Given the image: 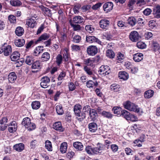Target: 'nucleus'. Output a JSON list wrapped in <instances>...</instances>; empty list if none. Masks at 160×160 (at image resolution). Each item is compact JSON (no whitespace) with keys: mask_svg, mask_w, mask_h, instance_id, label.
<instances>
[{"mask_svg":"<svg viewBox=\"0 0 160 160\" xmlns=\"http://www.w3.org/2000/svg\"><path fill=\"white\" fill-rule=\"evenodd\" d=\"M85 30L89 33H92L93 32L94 28L92 27V25H88L86 26L85 27Z\"/></svg>","mask_w":160,"mask_h":160,"instance_id":"nucleus-50","label":"nucleus"},{"mask_svg":"<svg viewBox=\"0 0 160 160\" xmlns=\"http://www.w3.org/2000/svg\"><path fill=\"white\" fill-rule=\"evenodd\" d=\"M8 19L11 23H15L16 22L15 17L12 15H10L8 16Z\"/></svg>","mask_w":160,"mask_h":160,"instance_id":"nucleus-52","label":"nucleus"},{"mask_svg":"<svg viewBox=\"0 0 160 160\" xmlns=\"http://www.w3.org/2000/svg\"><path fill=\"white\" fill-rule=\"evenodd\" d=\"M67 143L65 142H62L61 145L60 151L62 153L66 152L67 149Z\"/></svg>","mask_w":160,"mask_h":160,"instance_id":"nucleus-29","label":"nucleus"},{"mask_svg":"<svg viewBox=\"0 0 160 160\" xmlns=\"http://www.w3.org/2000/svg\"><path fill=\"white\" fill-rule=\"evenodd\" d=\"M135 0H129L128 4V6L130 8H132L133 5L136 3Z\"/></svg>","mask_w":160,"mask_h":160,"instance_id":"nucleus-60","label":"nucleus"},{"mask_svg":"<svg viewBox=\"0 0 160 160\" xmlns=\"http://www.w3.org/2000/svg\"><path fill=\"white\" fill-rule=\"evenodd\" d=\"M24 32L23 28L21 27H18L16 28L15 33L17 36H20L23 34Z\"/></svg>","mask_w":160,"mask_h":160,"instance_id":"nucleus-34","label":"nucleus"},{"mask_svg":"<svg viewBox=\"0 0 160 160\" xmlns=\"http://www.w3.org/2000/svg\"><path fill=\"white\" fill-rule=\"evenodd\" d=\"M130 113L126 110H123L122 112L121 115L126 118L127 120H128L130 115Z\"/></svg>","mask_w":160,"mask_h":160,"instance_id":"nucleus-44","label":"nucleus"},{"mask_svg":"<svg viewBox=\"0 0 160 160\" xmlns=\"http://www.w3.org/2000/svg\"><path fill=\"white\" fill-rule=\"evenodd\" d=\"M50 35L47 33H44L42 34L37 40H36L38 43L41 41L48 39L49 38Z\"/></svg>","mask_w":160,"mask_h":160,"instance_id":"nucleus-22","label":"nucleus"},{"mask_svg":"<svg viewBox=\"0 0 160 160\" xmlns=\"http://www.w3.org/2000/svg\"><path fill=\"white\" fill-rule=\"evenodd\" d=\"M84 69L86 73L89 75H92V72L91 70L87 66H85Z\"/></svg>","mask_w":160,"mask_h":160,"instance_id":"nucleus-56","label":"nucleus"},{"mask_svg":"<svg viewBox=\"0 0 160 160\" xmlns=\"http://www.w3.org/2000/svg\"><path fill=\"white\" fill-rule=\"evenodd\" d=\"M154 92L151 90H148L144 93V97L146 98H149L152 97L153 95Z\"/></svg>","mask_w":160,"mask_h":160,"instance_id":"nucleus-28","label":"nucleus"},{"mask_svg":"<svg viewBox=\"0 0 160 160\" xmlns=\"http://www.w3.org/2000/svg\"><path fill=\"white\" fill-rule=\"evenodd\" d=\"M152 47L154 51H156L159 47L158 44L155 41H152Z\"/></svg>","mask_w":160,"mask_h":160,"instance_id":"nucleus-57","label":"nucleus"},{"mask_svg":"<svg viewBox=\"0 0 160 160\" xmlns=\"http://www.w3.org/2000/svg\"><path fill=\"white\" fill-rule=\"evenodd\" d=\"M8 119L7 117H3L0 120V123L8 124Z\"/></svg>","mask_w":160,"mask_h":160,"instance_id":"nucleus-63","label":"nucleus"},{"mask_svg":"<svg viewBox=\"0 0 160 160\" xmlns=\"http://www.w3.org/2000/svg\"><path fill=\"white\" fill-rule=\"evenodd\" d=\"M128 21L129 24L132 26H134L137 22V20L133 17H130Z\"/></svg>","mask_w":160,"mask_h":160,"instance_id":"nucleus-41","label":"nucleus"},{"mask_svg":"<svg viewBox=\"0 0 160 160\" xmlns=\"http://www.w3.org/2000/svg\"><path fill=\"white\" fill-rule=\"evenodd\" d=\"M153 12H155V14H157V13H160V5H158L154 7L153 9Z\"/></svg>","mask_w":160,"mask_h":160,"instance_id":"nucleus-62","label":"nucleus"},{"mask_svg":"<svg viewBox=\"0 0 160 160\" xmlns=\"http://www.w3.org/2000/svg\"><path fill=\"white\" fill-rule=\"evenodd\" d=\"M14 43L17 46L21 47L24 44L25 40L23 39H18L15 40Z\"/></svg>","mask_w":160,"mask_h":160,"instance_id":"nucleus-24","label":"nucleus"},{"mask_svg":"<svg viewBox=\"0 0 160 160\" xmlns=\"http://www.w3.org/2000/svg\"><path fill=\"white\" fill-rule=\"evenodd\" d=\"M53 128L55 130L60 132H62L64 130V128L62 127L61 123L60 122H55L53 125Z\"/></svg>","mask_w":160,"mask_h":160,"instance_id":"nucleus-9","label":"nucleus"},{"mask_svg":"<svg viewBox=\"0 0 160 160\" xmlns=\"http://www.w3.org/2000/svg\"><path fill=\"white\" fill-rule=\"evenodd\" d=\"M102 4L101 3H97L92 6V8L93 10H97L101 6Z\"/></svg>","mask_w":160,"mask_h":160,"instance_id":"nucleus-61","label":"nucleus"},{"mask_svg":"<svg viewBox=\"0 0 160 160\" xmlns=\"http://www.w3.org/2000/svg\"><path fill=\"white\" fill-rule=\"evenodd\" d=\"M73 146L77 151H81L83 148L82 143L79 142H76L73 143Z\"/></svg>","mask_w":160,"mask_h":160,"instance_id":"nucleus-13","label":"nucleus"},{"mask_svg":"<svg viewBox=\"0 0 160 160\" xmlns=\"http://www.w3.org/2000/svg\"><path fill=\"white\" fill-rule=\"evenodd\" d=\"M3 54L5 56H8L12 53V50L11 46L8 45L7 46H4Z\"/></svg>","mask_w":160,"mask_h":160,"instance_id":"nucleus-18","label":"nucleus"},{"mask_svg":"<svg viewBox=\"0 0 160 160\" xmlns=\"http://www.w3.org/2000/svg\"><path fill=\"white\" fill-rule=\"evenodd\" d=\"M124 108L130 111L138 112L140 111V108L137 105L129 101H127L123 103Z\"/></svg>","mask_w":160,"mask_h":160,"instance_id":"nucleus-1","label":"nucleus"},{"mask_svg":"<svg viewBox=\"0 0 160 160\" xmlns=\"http://www.w3.org/2000/svg\"><path fill=\"white\" fill-rule=\"evenodd\" d=\"M38 43L36 40H33L30 41L29 42L26 43V48L27 49H28L30 48L31 46H34Z\"/></svg>","mask_w":160,"mask_h":160,"instance_id":"nucleus-38","label":"nucleus"},{"mask_svg":"<svg viewBox=\"0 0 160 160\" xmlns=\"http://www.w3.org/2000/svg\"><path fill=\"white\" fill-rule=\"evenodd\" d=\"M70 23L71 26L73 28L74 31H77L81 29V27L80 26V25L72 24L71 22V20L70 21Z\"/></svg>","mask_w":160,"mask_h":160,"instance_id":"nucleus-46","label":"nucleus"},{"mask_svg":"<svg viewBox=\"0 0 160 160\" xmlns=\"http://www.w3.org/2000/svg\"><path fill=\"white\" fill-rule=\"evenodd\" d=\"M56 112L58 115H62L63 113L64 112L61 106H57L56 107Z\"/></svg>","mask_w":160,"mask_h":160,"instance_id":"nucleus-43","label":"nucleus"},{"mask_svg":"<svg viewBox=\"0 0 160 160\" xmlns=\"http://www.w3.org/2000/svg\"><path fill=\"white\" fill-rule=\"evenodd\" d=\"M17 77L14 72L10 73L8 75V79L10 82H14L17 79Z\"/></svg>","mask_w":160,"mask_h":160,"instance_id":"nucleus-21","label":"nucleus"},{"mask_svg":"<svg viewBox=\"0 0 160 160\" xmlns=\"http://www.w3.org/2000/svg\"><path fill=\"white\" fill-rule=\"evenodd\" d=\"M109 67L107 66L102 65L99 68L98 70L99 74L102 76H105L108 75L110 73Z\"/></svg>","mask_w":160,"mask_h":160,"instance_id":"nucleus-3","label":"nucleus"},{"mask_svg":"<svg viewBox=\"0 0 160 160\" xmlns=\"http://www.w3.org/2000/svg\"><path fill=\"white\" fill-rule=\"evenodd\" d=\"M22 124L29 131L33 130L36 128L35 124L31 122L30 119L28 117L24 118L22 121Z\"/></svg>","mask_w":160,"mask_h":160,"instance_id":"nucleus-2","label":"nucleus"},{"mask_svg":"<svg viewBox=\"0 0 160 160\" xmlns=\"http://www.w3.org/2000/svg\"><path fill=\"white\" fill-rule=\"evenodd\" d=\"M82 109L81 106L79 104H77L75 105L74 108V112L77 116L80 117V114Z\"/></svg>","mask_w":160,"mask_h":160,"instance_id":"nucleus-19","label":"nucleus"},{"mask_svg":"<svg viewBox=\"0 0 160 160\" xmlns=\"http://www.w3.org/2000/svg\"><path fill=\"white\" fill-rule=\"evenodd\" d=\"M42 9L46 15L48 16L51 15V11L48 8L43 6L42 8Z\"/></svg>","mask_w":160,"mask_h":160,"instance_id":"nucleus-42","label":"nucleus"},{"mask_svg":"<svg viewBox=\"0 0 160 160\" xmlns=\"http://www.w3.org/2000/svg\"><path fill=\"white\" fill-rule=\"evenodd\" d=\"M41 81L40 85L42 88H46L49 86L50 79L48 77H43L41 78Z\"/></svg>","mask_w":160,"mask_h":160,"instance_id":"nucleus-6","label":"nucleus"},{"mask_svg":"<svg viewBox=\"0 0 160 160\" xmlns=\"http://www.w3.org/2000/svg\"><path fill=\"white\" fill-rule=\"evenodd\" d=\"M89 114L91 118L92 119H94L96 117H97L98 116L96 112L94 110L90 111Z\"/></svg>","mask_w":160,"mask_h":160,"instance_id":"nucleus-45","label":"nucleus"},{"mask_svg":"<svg viewBox=\"0 0 160 160\" xmlns=\"http://www.w3.org/2000/svg\"><path fill=\"white\" fill-rule=\"evenodd\" d=\"M81 37L79 35H75L73 38L72 41L76 43H79L81 40Z\"/></svg>","mask_w":160,"mask_h":160,"instance_id":"nucleus-49","label":"nucleus"},{"mask_svg":"<svg viewBox=\"0 0 160 160\" xmlns=\"http://www.w3.org/2000/svg\"><path fill=\"white\" fill-rule=\"evenodd\" d=\"M31 105L33 109H37L40 108V104L39 102L35 101L32 102Z\"/></svg>","mask_w":160,"mask_h":160,"instance_id":"nucleus-40","label":"nucleus"},{"mask_svg":"<svg viewBox=\"0 0 160 160\" xmlns=\"http://www.w3.org/2000/svg\"><path fill=\"white\" fill-rule=\"evenodd\" d=\"M129 38L130 39L132 42H137L141 38V37L137 31H133L130 33Z\"/></svg>","mask_w":160,"mask_h":160,"instance_id":"nucleus-4","label":"nucleus"},{"mask_svg":"<svg viewBox=\"0 0 160 160\" xmlns=\"http://www.w3.org/2000/svg\"><path fill=\"white\" fill-rule=\"evenodd\" d=\"M98 85L97 81H93L91 80H89L86 83V86L88 88H93L94 87H97Z\"/></svg>","mask_w":160,"mask_h":160,"instance_id":"nucleus-14","label":"nucleus"},{"mask_svg":"<svg viewBox=\"0 0 160 160\" xmlns=\"http://www.w3.org/2000/svg\"><path fill=\"white\" fill-rule=\"evenodd\" d=\"M94 62V60L88 58L84 60V63L85 64L88 66H92Z\"/></svg>","mask_w":160,"mask_h":160,"instance_id":"nucleus-48","label":"nucleus"},{"mask_svg":"<svg viewBox=\"0 0 160 160\" xmlns=\"http://www.w3.org/2000/svg\"><path fill=\"white\" fill-rule=\"evenodd\" d=\"M101 115L104 118L108 119H111L113 117V114L110 112L104 110L102 111V112L101 113Z\"/></svg>","mask_w":160,"mask_h":160,"instance_id":"nucleus-26","label":"nucleus"},{"mask_svg":"<svg viewBox=\"0 0 160 160\" xmlns=\"http://www.w3.org/2000/svg\"><path fill=\"white\" fill-rule=\"evenodd\" d=\"M143 58V55L141 53H138L133 55V59L135 62H139Z\"/></svg>","mask_w":160,"mask_h":160,"instance_id":"nucleus-16","label":"nucleus"},{"mask_svg":"<svg viewBox=\"0 0 160 160\" xmlns=\"http://www.w3.org/2000/svg\"><path fill=\"white\" fill-rule=\"evenodd\" d=\"M89 131L92 132H95L98 130V126L95 122H91L88 125Z\"/></svg>","mask_w":160,"mask_h":160,"instance_id":"nucleus-12","label":"nucleus"},{"mask_svg":"<svg viewBox=\"0 0 160 160\" xmlns=\"http://www.w3.org/2000/svg\"><path fill=\"white\" fill-rule=\"evenodd\" d=\"M106 55L109 58H113L115 57V54L112 50L108 49L106 51Z\"/></svg>","mask_w":160,"mask_h":160,"instance_id":"nucleus-31","label":"nucleus"},{"mask_svg":"<svg viewBox=\"0 0 160 160\" xmlns=\"http://www.w3.org/2000/svg\"><path fill=\"white\" fill-rule=\"evenodd\" d=\"M80 5L78 4H77L74 6L73 10L75 13L79 12L78 10L80 9Z\"/></svg>","mask_w":160,"mask_h":160,"instance_id":"nucleus-55","label":"nucleus"},{"mask_svg":"<svg viewBox=\"0 0 160 160\" xmlns=\"http://www.w3.org/2000/svg\"><path fill=\"white\" fill-rule=\"evenodd\" d=\"M26 24L29 27L33 28L36 25L37 23L36 21H33L29 19L26 21Z\"/></svg>","mask_w":160,"mask_h":160,"instance_id":"nucleus-37","label":"nucleus"},{"mask_svg":"<svg viewBox=\"0 0 160 160\" xmlns=\"http://www.w3.org/2000/svg\"><path fill=\"white\" fill-rule=\"evenodd\" d=\"M102 149L101 147L99 148L96 147L92 148V154H98L99 152V151L102 150Z\"/></svg>","mask_w":160,"mask_h":160,"instance_id":"nucleus-54","label":"nucleus"},{"mask_svg":"<svg viewBox=\"0 0 160 160\" xmlns=\"http://www.w3.org/2000/svg\"><path fill=\"white\" fill-rule=\"evenodd\" d=\"M68 86L69 91H73L76 88V87L73 82H71L68 83Z\"/></svg>","mask_w":160,"mask_h":160,"instance_id":"nucleus-53","label":"nucleus"},{"mask_svg":"<svg viewBox=\"0 0 160 160\" xmlns=\"http://www.w3.org/2000/svg\"><path fill=\"white\" fill-rule=\"evenodd\" d=\"M83 18L80 16H77L73 18V22L76 23H81L83 22Z\"/></svg>","mask_w":160,"mask_h":160,"instance_id":"nucleus-32","label":"nucleus"},{"mask_svg":"<svg viewBox=\"0 0 160 160\" xmlns=\"http://www.w3.org/2000/svg\"><path fill=\"white\" fill-rule=\"evenodd\" d=\"M10 4L13 6L18 7L21 5L22 3L19 0H12Z\"/></svg>","mask_w":160,"mask_h":160,"instance_id":"nucleus-39","label":"nucleus"},{"mask_svg":"<svg viewBox=\"0 0 160 160\" xmlns=\"http://www.w3.org/2000/svg\"><path fill=\"white\" fill-rule=\"evenodd\" d=\"M50 58V55L48 52H45L43 53L41 56V58L44 61H48Z\"/></svg>","mask_w":160,"mask_h":160,"instance_id":"nucleus-35","label":"nucleus"},{"mask_svg":"<svg viewBox=\"0 0 160 160\" xmlns=\"http://www.w3.org/2000/svg\"><path fill=\"white\" fill-rule=\"evenodd\" d=\"M118 77L121 79L123 80H127L128 78V74L124 71H120L118 73Z\"/></svg>","mask_w":160,"mask_h":160,"instance_id":"nucleus-15","label":"nucleus"},{"mask_svg":"<svg viewBox=\"0 0 160 160\" xmlns=\"http://www.w3.org/2000/svg\"><path fill=\"white\" fill-rule=\"evenodd\" d=\"M32 69H39L41 68V65L39 61H36L32 64Z\"/></svg>","mask_w":160,"mask_h":160,"instance_id":"nucleus-30","label":"nucleus"},{"mask_svg":"<svg viewBox=\"0 0 160 160\" xmlns=\"http://www.w3.org/2000/svg\"><path fill=\"white\" fill-rule=\"evenodd\" d=\"M43 47L42 46H39L37 47L34 51V53L35 55L37 56L40 54V53H42L43 50Z\"/></svg>","mask_w":160,"mask_h":160,"instance_id":"nucleus-33","label":"nucleus"},{"mask_svg":"<svg viewBox=\"0 0 160 160\" xmlns=\"http://www.w3.org/2000/svg\"><path fill=\"white\" fill-rule=\"evenodd\" d=\"M113 4L111 2L105 3L103 5V8L105 11L108 12L111 10L113 8Z\"/></svg>","mask_w":160,"mask_h":160,"instance_id":"nucleus-11","label":"nucleus"},{"mask_svg":"<svg viewBox=\"0 0 160 160\" xmlns=\"http://www.w3.org/2000/svg\"><path fill=\"white\" fill-rule=\"evenodd\" d=\"M98 48L95 46H90L87 48V52L90 56H94L98 52Z\"/></svg>","mask_w":160,"mask_h":160,"instance_id":"nucleus-5","label":"nucleus"},{"mask_svg":"<svg viewBox=\"0 0 160 160\" xmlns=\"http://www.w3.org/2000/svg\"><path fill=\"white\" fill-rule=\"evenodd\" d=\"M62 57L60 54H58L56 58V62L58 66H59L62 62Z\"/></svg>","mask_w":160,"mask_h":160,"instance_id":"nucleus-47","label":"nucleus"},{"mask_svg":"<svg viewBox=\"0 0 160 160\" xmlns=\"http://www.w3.org/2000/svg\"><path fill=\"white\" fill-rule=\"evenodd\" d=\"M85 151L89 154H92V148L91 146H88L86 147Z\"/></svg>","mask_w":160,"mask_h":160,"instance_id":"nucleus-58","label":"nucleus"},{"mask_svg":"<svg viewBox=\"0 0 160 160\" xmlns=\"http://www.w3.org/2000/svg\"><path fill=\"white\" fill-rule=\"evenodd\" d=\"M13 148L16 151L20 152L24 150V145L22 143H19L14 145Z\"/></svg>","mask_w":160,"mask_h":160,"instance_id":"nucleus-17","label":"nucleus"},{"mask_svg":"<svg viewBox=\"0 0 160 160\" xmlns=\"http://www.w3.org/2000/svg\"><path fill=\"white\" fill-rule=\"evenodd\" d=\"M34 62V58L31 56H27L25 59V62L29 65H31Z\"/></svg>","mask_w":160,"mask_h":160,"instance_id":"nucleus-27","label":"nucleus"},{"mask_svg":"<svg viewBox=\"0 0 160 160\" xmlns=\"http://www.w3.org/2000/svg\"><path fill=\"white\" fill-rule=\"evenodd\" d=\"M20 54L17 51H15L13 52L10 57L11 60L13 61H16L19 59Z\"/></svg>","mask_w":160,"mask_h":160,"instance_id":"nucleus-20","label":"nucleus"},{"mask_svg":"<svg viewBox=\"0 0 160 160\" xmlns=\"http://www.w3.org/2000/svg\"><path fill=\"white\" fill-rule=\"evenodd\" d=\"M111 91L114 92H118L120 90L121 88L119 85L114 83L112 84L110 86Z\"/></svg>","mask_w":160,"mask_h":160,"instance_id":"nucleus-25","label":"nucleus"},{"mask_svg":"<svg viewBox=\"0 0 160 160\" xmlns=\"http://www.w3.org/2000/svg\"><path fill=\"white\" fill-rule=\"evenodd\" d=\"M66 73L64 72H62L59 75L58 80V81H62L63 78L65 76Z\"/></svg>","mask_w":160,"mask_h":160,"instance_id":"nucleus-59","label":"nucleus"},{"mask_svg":"<svg viewBox=\"0 0 160 160\" xmlns=\"http://www.w3.org/2000/svg\"><path fill=\"white\" fill-rule=\"evenodd\" d=\"M152 10L151 9L147 8L143 11V13L144 15L148 16L150 14Z\"/></svg>","mask_w":160,"mask_h":160,"instance_id":"nucleus-64","label":"nucleus"},{"mask_svg":"<svg viewBox=\"0 0 160 160\" xmlns=\"http://www.w3.org/2000/svg\"><path fill=\"white\" fill-rule=\"evenodd\" d=\"M86 41L89 43L96 42L100 44L102 42L98 38L94 36H87Z\"/></svg>","mask_w":160,"mask_h":160,"instance_id":"nucleus-7","label":"nucleus"},{"mask_svg":"<svg viewBox=\"0 0 160 160\" xmlns=\"http://www.w3.org/2000/svg\"><path fill=\"white\" fill-rule=\"evenodd\" d=\"M137 46L138 48L140 49H143L146 47L145 43L142 42H139L137 43Z\"/></svg>","mask_w":160,"mask_h":160,"instance_id":"nucleus-51","label":"nucleus"},{"mask_svg":"<svg viewBox=\"0 0 160 160\" xmlns=\"http://www.w3.org/2000/svg\"><path fill=\"white\" fill-rule=\"evenodd\" d=\"M8 130L10 132H12L16 131L17 129V125L15 121H12L8 125Z\"/></svg>","mask_w":160,"mask_h":160,"instance_id":"nucleus-10","label":"nucleus"},{"mask_svg":"<svg viewBox=\"0 0 160 160\" xmlns=\"http://www.w3.org/2000/svg\"><path fill=\"white\" fill-rule=\"evenodd\" d=\"M112 111L115 114L117 115L121 116L122 114L123 110L121 108L118 107H114L112 109Z\"/></svg>","mask_w":160,"mask_h":160,"instance_id":"nucleus-23","label":"nucleus"},{"mask_svg":"<svg viewBox=\"0 0 160 160\" xmlns=\"http://www.w3.org/2000/svg\"><path fill=\"white\" fill-rule=\"evenodd\" d=\"M45 143L46 148L49 151H52V147L51 142L48 140H47L45 141Z\"/></svg>","mask_w":160,"mask_h":160,"instance_id":"nucleus-36","label":"nucleus"},{"mask_svg":"<svg viewBox=\"0 0 160 160\" xmlns=\"http://www.w3.org/2000/svg\"><path fill=\"white\" fill-rule=\"evenodd\" d=\"M99 23L101 28L103 29H107L109 25L110 22L108 20L104 19L101 20Z\"/></svg>","mask_w":160,"mask_h":160,"instance_id":"nucleus-8","label":"nucleus"}]
</instances>
